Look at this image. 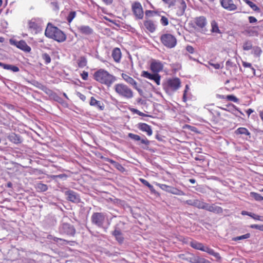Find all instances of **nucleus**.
Returning <instances> with one entry per match:
<instances>
[{
    "mask_svg": "<svg viewBox=\"0 0 263 263\" xmlns=\"http://www.w3.org/2000/svg\"><path fill=\"white\" fill-rule=\"evenodd\" d=\"M157 185L162 190L165 191L169 193V191L171 189V186L167 185L164 184H157Z\"/></svg>",
    "mask_w": 263,
    "mask_h": 263,
    "instance_id": "49",
    "label": "nucleus"
},
{
    "mask_svg": "<svg viewBox=\"0 0 263 263\" xmlns=\"http://www.w3.org/2000/svg\"><path fill=\"white\" fill-rule=\"evenodd\" d=\"M141 76L149 80L154 81L157 85H159L160 84L161 77L158 73L152 74L148 71H143L141 73Z\"/></svg>",
    "mask_w": 263,
    "mask_h": 263,
    "instance_id": "14",
    "label": "nucleus"
},
{
    "mask_svg": "<svg viewBox=\"0 0 263 263\" xmlns=\"http://www.w3.org/2000/svg\"><path fill=\"white\" fill-rule=\"evenodd\" d=\"M133 111L135 113L137 114V115L140 116H146V115L144 114L143 112H142L140 111L139 110L136 109H133Z\"/></svg>",
    "mask_w": 263,
    "mask_h": 263,
    "instance_id": "59",
    "label": "nucleus"
},
{
    "mask_svg": "<svg viewBox=\"0 0 263 263\" xmlns=\"http://www.w3.org/2000/svg\"><path fill=\"white\" fill-rule=\"evenodd\" d=\"M107 220V216L105 213L95 212L91 216V223L99 228H103Z\"/></svg>",
    "mask_w": 263,
    "mask_h": 263,
    "instance_id": "7",
    "label": "nucleus"
},
{
    "mask_svg": "<svg viewBox=\"0 0 263 263\" xmlns=\"http://www.w3.org/2000/svg\"><path fill=\"white\" fill-rule=\"evenodd\" d=\"M76 16V11H71L67 16L66 20L69 24L71 23Z\"/></svg>",
    "mask_w": 263,
    "mask_h": 263,
    "instance_id": "42",
    "label": "nucleus"
},
{
    "mask_svg": "<svg viewBox=\"0 0 263 263\" xmlns=\"http://www.w3.org/2000/svg\"><path fill=\"white\" fill-rule=\"evenodd\" d=\"M111 56L116 63H120L122 57V53L119 48H115L111 53Z\"/></svg>",
    "mask_w": 263,
    "mask_h": 263,
    "instance_id": "22",
    "label": "nucleus"
},
{
    "mask_svg": "<svg viewBox=\"0 0 263 263\" xmlns=\"http://www.w3.org/2000/svg\"><path fill=\"white\" fill-rule=\"evenodd\" d=\"M245 3H246L248 5H249L253 10L256 12H259L260 11L259 8L253 2L249 1V0H242Z\"/></svg>",
    "mask_w": 263,
    "mask_h": 263,
    "instance_id": "35",
    "label": "nucleus"
},
{
    "mask_svg": "<svg viewBox=\"0 0 263 263\" xmlns=\"http://www.w3.org/2000/svg\"><path fill=\"white\" fill-rule=\"evenodd\" d=\"M195 24L199 28H203L207 24L206 18L203 16L197 17L195 18Z\"/></svg>",
    "mask_w": 263,
    "mask_h": 263,
    "instance_id": "24",
    "label": "nucleus"
},
{
    "mask_svg": "<svg viewBox=\"0 0 263 263\" xmlns=\"http://www.w3.org/2000/svg\"><path fill=\"white\" fill-rule=\"evenodd\" d=\"M11 43L25 52H30L31 50V47L27 45L24 40L20 41H11Z\"/></svg>",
    "mask_w": 263,
    "mask_h": 263,
    "instance_id": "13",
    "label": "nucleus"
},
{
    "mask_svg": "<svg viewBox=\"0 0 263 263\" xmlns=\"http://www.w3.org/2000/svg\"><path fill=\"white\" fill-rule=\"evenodd\" d=\"M34 187L36 191L39 192H45L48 190V186L41 182L37 183L35 185Z\"/></svg>",
    "mask_w": 263,
    "mask_h": 263,
    "instance_id": "30",
    "label": "nucleus"
},
{
    "mask_svg": "<svg viewBox=\"0 0 263 263\" xmlns=\"http://www.w3.org/2000/svg\"><path fill=\"white\" fill-rule=\"evenodd\" d=\"M195 263H210V262L204 258H198Z\"/></svg>",
    "mask_w": 263,
    "mask_h": 263,
    "instance_id": "58",
    "label": "nucleus"
},
{
    "mask_svg": "<svg viewBox=\"0 0 263 263\" xmlns=\"http://www.w3.org/2000/svg\"><path fill=\"white\" fill-rule=\"evenodd\" d=\"M186 50L190 53H193L194 52V48L191 45H187L186 47Z\"/></svg>",
    "mask_w": 263,
    "mask_h": 263,
    "instance_id": "56",
    "label": "nucleus"
},
{
    "mask_svg": "<svg viewBox=\"0 0 263 263\" xmlns=\"http://www.w3.org/2000/svg\"><path fill=\"white\" fill-rule=\"evenodd\" d=\"M131 9L136 20H142L144 17V11L141 4L139 2L132 3Z\"/></svg>",
    "mask_w": 263,
    "mask_h": 263,
    "instance_id": "9",
    "label": "nucleus"
},
{
    "mask_svg": "<svg viewBox=\"0 0 263 263\" xmlns=\"http://www.w3.org/2000/svg\"><path fill=\"white\" fill-rule=\"evenodd\" d=\"M221 6L225 9L229 11H235L237 9L233 0H220Z\"/></svg>",
    "mask_w": 263,
    "mask_h": 263,
    "instance_id": "15",
    "label": "nucleus"
},
{
    "mask_svg": "<svg viewBox=\"0 0 263 263\" xmlns=\"http://www.w3.org/2000/svg\"><path fill=\"white\" fill-rule=\"evenodd\" d=\"M102 2L106 5H110L112 3L113 0H102Z\"/></svg>",
    "mask_w": 263,
    "mask_h": 263,
    "instance_id": "64",
    "label": "nucleus"
},
{
    "mask_svg": "<svg viewBox=\"0 0 263 263\" xmlns=\"http://www.w3.org/2000/svg\"><path fill=\"white\" fill-rule=\"evenodd\" d=\"M208 203L204 202L202 201L199 200L198 199H195V206L199 209H203L205 210L206 209Z\"/></svg>",
    "mask_w": 263,
    "mask_h": 263,
    "instance_id": "34",
    "label": "nucleus"
},
{
    "mask_svg": "<svg viewBox=\"0 0 263 263\" xmlns=\"http://www.w3.org/2000/svg\"><path fill=\"white\" fill-rule=\"evenodd\" d=\"M140 141H141V143L144 144L146 145H148L149 144V141L147 139H141V140H140Z\"/></svg>",
    "mask_w": 263,
    "mask_h": 263,
    "instance_id": "63",
    "label": "nucleus"
},
{
    "mask_svg": "<svg viewBox=\"0 0 263 263\" xmlns=\"http://www.w3.org/2000/svg\"><path fill=\"white\" fill-rule=\"evenodd\" d=\"M117 170L121 172H123L125 170L124 167L119 163L117 162L116 165L114 166Z\"/></svg>",
    "mask_w": 263,
    "mask_h": 263,
    "instance_id": "54",
    "label": "nucleus"
},
{
    "mask_svg": "<svg viewBox=\"0 0 263 263\" xmlns=\"http://www.w3.org/2000/svg\"><path fill=\"white\" fill-rule=\"evenodd\" d=\"M67 175L65 174H60V175H52L51 176V178L53 179H56V178H66L67 177Z\"/></svg>",
    "mask_w": 263,
    "mask_h": 263,
    "instance_id": "53",
    "label": "nucleus"
},
{
    "mask_svg": "<svg viewBox=\"0 0 263 263\" xmlns=\"http://www.w3.org/2000/svg\"><path fill=\"white\" fill-rule=\"evenodd\" d=\"M128 136L129 138H131L132 139L135 141H138L141 140V137L138 135H136L133 133H129L128 134Z\"/></svg>",
    "mask_w": 263,
    "mask_h": 263,
    "instance_id": "50",
    "label": "nucleus"
},
{
    "mask_svg": "<svg viewBox=\"0 0 263 263\" xmlns=\"http://www.w3.org/2000/svg\"><path fill=\"white\" fill-rule=\"evenodd\" d=\"M250 195L256 201H261L263 200V196L257 193L251 192Z\"/></svg>",
    "mask_w": 263,
    "mask_h": 263,
    "instance_id": "40",
    "label": "nucleus"
},
{
    "mask_svg": "<svg viewBox=\"0 0 263 263\" xmlns=\"http://www.w3.org/2000/svg\"><path fill=\"white\" fill-rule=\"evenodd\" d=\"M138 128L143 132L146 133L148 136L153 134V130L151 126L145 123H139L137 125Z\"/></svg>",
    "mask_w": 263,
    "mask_h": 263,
    "instance_id": "18",
    "label": "nucleus"
},
{
    "mask_svg": "<svg viewBox=\"0 0 263 263\" xmlns=\"http://www.w3.org/2000/svg\"><path fill=\"white\" fill-rule=\"evenodd\" d=\"M145 15L146 19L153 17L155 16H160V12L158 10H146L145 11Z\"/></svg>",
    "mask_w": 263,
    "mask_h": 263,
    "instance_id": "29",
    "label": "nucleus"
},
{
    "mask_svg": "<svg viewBox=\"0 0 263 263\" xmlns=\"http://www.w3.org/2000/svg\"><path fill=\"white\" fill-rule=\"evenodd\" d=\"M206 210L215 214H222L223 213L222 208L214 204H209L208 203Z\"/></svg>",
    "mask_w": 263,
    "mask_h": 263,
    "instance_id": "21",
    "label": "nucleus"
},
{
    "mask_svg": "<svg viewBox=\"0 0 263 263\" xmlns=\"http://www.w3.org/2000/svg\"><path fill=\"white\" fill-rule=\"evenodd\" d=\"M151 70L154 72H159L163 68V63L158 60H153L150 65Z\"/></svg>",
    "mask_w": 263,
    "mask_h": 263,
    "instance_id": "17",
    "label": "nucleus"
},
{
    "mask_svg": "<svg viewBox=\"0 0 263 263\" xmlns=\"http://www.w3.org/2000/svg\"><path fill=\"white\" fill-rule=\"evenodd\" d=\"M190 245L193 248L208 253L209 254L213 256L217 259H220L221 257L219 253L215 252L214 250L208 247H205L202 243L198 242L196 240H192Z\"/></svg>",
    "mask_w": 263,
    "mask_h": 263,
    "instance_id": "6",
    "label": "nucleus"
},
{
    "mask_svg": "<svg viewBox=\"0 0 263 263\" xmlns=\"http://www.w3.org/2000/svg\"><path fill=\"white\" fill-rule=\"evenodd\" d=\"M235 133L236 135H247V136H249L250 135V133L245 127L238 128L235 131Z\"/></svg>",
    "mask_w": 263,
    "mask_h": 263,
    "instance_id": "36",
    "label": "nucleus"
},
{
    "mask_svg": "<svg viewBox=\"0 0 263 263\" xmlns=\"http://www.w3.org/2000/svg\"><path fill=\"white\" fill-rule=\"evenodd\" d=\"M115 92L121 97L129 99L134 97L132 89L123 83H118L114 86Z\"/></svg>",
    "mask_w": 263,
    "mask_h": 263,
    "instance_id": "4",
    "label": "nucleus"
},
{
    "mask_svg": "<svg viewBox=\"0 0 263 263\" xmlns=\"http://www.w3.org/2000/svg\"><path fill=\"white\" fill-rule=\"evenodd\" d=\"M77 95L79 97V98L83 101H85L86 100V98L84 95L80 92H78Z\"/></svg>",
    "mask_w": 263,
    "mask_h": 263,
    "instance_id": "60",
    "label": "nucleus"
},
{
    "mask_svg": "<svg viewBox=\"0 0 263 263\" xmlns=\"http://www.w3.org/2000/svg\"><path fill=\"white\" fill-rule=\"evenodd\" d=\"M160 41L161 44L168 49L174 48L177 44L176 37L170 33L161 34L160 36Z\"/></svg>",
    "mask_w": 263,
    "mask_h": 263,
    "instance_id": "5",
    "label": "nucleus"
},
{
    "mask_svg": "<svg viewBox=\"0 0 263 263\" xmlns=\"http://www.w3.org/2000/svg\"><path fill=\"white\" fill-rule=\"evenodd\" d=\"M42 58L46 64H48L51 62V58L47 53H44L42 55Z\"/></svg>",
    "mask_w": 263,
    "mask_h": 263,
    "instance_id": "45",
    "label": "nucleus"
},
{
    "mask_svg": "<svg viewBox=\"0 0 263 263\" xmlns=\"http://www.w3.org/2000/svg\"><path fill=\"white\" fill-rule=\"evenodd\" d=\"M189 89V87L187 85L185 86V89L183 92L182 100L184 102H186L187 100V92Z\"/></svg>",
    "mask_w": 263,
    "mask_h": 263,
    "instance_id": "52",
    "label": "nucleus"
},
{
    "mask_svg": "<svg viewBox=\"0 0 263 263\" xmlns=\"http://www.w3.org/2000/svg\"><path fill=\"white\" fill-rule=\"evenodd\" d=\"M185 203L188 205L195 206V200H187L185 201Z\"/></svg>",
    "mask_w": 263,
    "mask_h": 263,
    "instance_id": "61",
    "label": "nucleus"
},
{
    "mask_svg": "<svg viewBox=\"0 0 263 263\" xmlns=\"http://www.w3.org/2000/svg\"><path fill=\"white\" fill-rule=\"evenodd\" d=\"M253 48V45L251 41H246L242 45V48L243 50L248 51L249 50L252 49Z\"/></svg>",
    "mask_w": 263,
    "mask_h": 263,
    "instance_id": "39",
    "label": "nucleus"
},
{
    "mask_svg": "<svg viewBox=\"0 0 263 263\" xmlns=\"http://www.w3.org/2000/svg\"><path fill=\"white\" fill-rule=\"evenodd\" d=\"M140 182L142 183L144 185L147 186L149 189L152 191L153 192L155 190L154 189V187L153 185H152L147 180H145L143 178H140L139 179Z\"/></svg>",
    "mask_w": 263,
    "mask_h": 263,
    "instance_id": "44",
    "label": "nucleus"
},
{
    "mask_svg": "<svg viewBox=\"0 0 263 263\" xmlns=\"http://www.w3.org/2000/svg\"><path fill=\"white\" fill-rule=\"evenodd\" d=\"M208 64L215 69H219L223 67V64L218 63H214L213 61L209 62Z\"/></svg>",
    "mask_w": 263,
    "mask_h": 263,
    "instance_id": "41",
    "label": "nucleus"
},
{
    "mask_svg": "<svg viewBox=\"0 0 263 263\" xmlns=\"http://www.w3.org/2000/svg\"><path fill=\"white\" fill-rule=\"evenodd\" d=\"M28 27L29 29L35 34L41 32L43 30L41 21L39 18H33L29 20L28 22Z\"/></svg>",
    "mask_w": 263,
    "mask_h": 263,
    "instance_id": "10",
    "label": "nucleus"
},
{
    "mask_svg": "<svg viewBox=\"0 0 263 263\" xmlns=\"http://www.w3.org/2000/svg\"><path fill=\"white\" fill-rule=\"evenodd\" d=\"M93 79L99 83L108 87H110L117 80V78L104 69H99L94 72Z\"/></svg>",
    "mask_w": 263,
    "mask_h": 263,
    "instance_id": "2",
    "label": "nucleus"
},
{
    "mask_svg": "<svg viewBox=\"0 0 263 263\" xmlns=\"http://www.w3.org/2000/svg\"><path fill=\"white\" fill-rule=\"evenodd\" d=\"M44 34L47 37L58 43H63L67 39L65 33L50 22L47 23Z\"/></svg>",
    "mask_w": 263,
    "mask_h": 263,
    "instance_id": "1",
    "label": "nucleus"
},
{
    "mask_svg": "<svg viewBox=\"0 0 263 263\" xmlns=\"http://www.w3.org/2000/svg\"><path fill=\"white\" fill-rule=\"evenodd\" d=\"M253 219L255 220H259L261 221H263V216H260L258 215H256L253 213H251L250 216Z\"/></svg>",
    "mask_w": 263,
    "mask_h": 263,
    "instance_id": "51",
    "label": "nucleus"
},
{
    "mask_svg": "<svg viewBox=\"0 0 263 263\" xmlns=\"http://www.w3.org/2000/svg\"><path fill=\"white\" fill-rule=\"evenodd\" d=\"M78 66L80 68L84 67L87 65V60L84 57H81L78 61Z\"/></svg>",
    "mask_w": 263,
    "mask_h": 263,
    "instance_id": "38",
    "label": "nucleus"
},
{
    "mask_svg": "<svg viewBox=\"0 0 263 263\" xmlns=\"http://www.w3.org/2000/svg\"><path fill=\"white\" fill-rule=\"evenodd\" d=\"M160 23L163 26H167L169 24L168 18L165 16H161L160 19Z\"/></svg>",
    "mask_w": 263,
    "mask_h": 263,
    "instance_id": "47",
    "label": "nucleus"
},
{
    "mask_svg": "<svg viewBox=\"0 0 263 263\" xmlns=\"http://www.w3.org/2000/svg\"><path fill=\"white\" fill-rule=\"evenodd\" d=\"M250 234L247 233L245 235L233 238L232 240L234 241H238L240 240L249 238H250Z\"/></svg>",
    "mask_w": 263,
    "mask_h": 263,
    "instance_id": "46",
    "label": "nucleus"
},
{
    "mask_svg": "<svg viewBox=\"0 0 263 263\" xmlns=\"http://www.w3.org/2000/svg\"><path fill=\"white\" fill-rule=\"evenodd\" d=\"M78 31L83 35H90L93 34V30L89 26L81 25L78 27Z\"/></svg>",
    "mask_w": 263,
    "mask_h": 263,
    "instance_id": "19",
    "label": "nucleus"
},
{
    "mask_svg": "<svg viewBox=\"0 0 263 263\" xmlns=\"http://www.w3.org/2000/svg\"><path fill=\"white\" fill-rule=\"evenodd\" d=\"M0 66L3 67L5 69L11 70L14 72H18L20 70L19 68L16 66L10 64H6L2 62H0Z\"/></svg>",
    "mask_w": 263,
    "mask_h": 263,
    "instance_id": "26",
    "label": "nucleus"
},
{
    "mask_svg": "<svg viewBox=\"0 0 263 263\" xmlns=\"http://www.w3.org/2000/svg\"><path fill=\"white\" fill-rule=\"evenodd\" d=\"M61 234L74 236L76 233V230L74 227L67 223H63L59 228Z\"/></svg>",
    "mask_w": 263,
    "mask_h": 263,
    "instance_id": "11",
    "label": "nucleus"
},
{
    "mask_svg": "<svg viewBox=\"0 0 263 263\" xmlns=\"http://www.w3.org/2000/svg\"><path fill=\"white\" fill-rule=\"evenodd\" d=\"M242 66L245 68H249L250 69V75L251 77L254 76L255 75V69L252 66V64L250 63L242 61Z\"/></svg>",
    "mask_w": 263,
    "mask_h": 263,
    "instance_id": "33",
    "label": "nucleus"
},
{
    "mask_svg": "<svg viewBox=\"0 0 263 263\" xmlns=\"http://www.w3.org/2000/svg\"><path fill=\"white\" fill-rule=\"evenodd\" d=\"M89 104L90 106H95L100 110H103L104 109V105L102 102L97 100L93 97L90 98Z\"/></svg>",
    "mask_w": 263,
    "mask_h": 263,
    "instance_id": "23",
    "label": "nucleus"
},
{
    "mask_svg": "<svg viewBox=\"0 0 263 263\" xmlns=\"http://www.w3.org/2000/svg\"><path fill=\"white\" fill-rule=\"evenodd\" d=\"M42 90L49 96H53L55 94L52 90L45 86H43Z\"/></svg>",
    "mask_w": 263,
    "mask_h": 263,
    "instance_id": "48",
    "label": "nucleus"
},
{
    "mask_svg": "<svg viewBox=\"0 0 263 263\" xmlns=\"http://www.w3.org/2000/svg\"><path fill=\"white\" fill-rule=\"evenodd\" d=\"M169 7H174L178 16H182L185 12L186 5L184 0H174L168 4Z\"/></svg>",
    "mask_w": 263,
    "mask_h": 263,
    "instance_id": "8",
    "label": "nucleus"
},
{
    "mask_svg": "<svg viewBox=\"0 0 263 263\" xmlns=\"http://www.w3.org/2000/svg\"><path fill=\"white\" fill-rule=\"evenodd\" d=\"M81 76L83 80H87L88 78V73L87 71H83V72L81 74Z\"/></svg>",
    "mask_w": 263,
    "mask_h": 263,
    "instance_id": "55",
    "label": "nucleus"
},
{
    "mask_svg": "<svg viewBox=\"0 0 263 263\" xmlns=\"http://www.w3.org/2000/svg\"><path fill=\"white\" fill-rule=\"evenodd\" d=\"M181 80L178 78H168L163 83V88L166 93L171 94L181 87Z\"/></svg>",
    "mask_w": 263,
    "mask_h": 263,
    "instance_id": "3",
    "label": "nucleus"
},
{
    "mask_svg": "<svg viewBox=\"0 0 263 263\" xmlns=\"http://www.w3.org/2000/svg\"><path fill=\"white\" fill-rule=\"evenodd\" d=\"M112 234L115 236L116 240L119 243L121 244L123 243L124 241V237L120 230L116 229L112 232Z\"/></svg>",
    "mask_w": 263,
    "mask_h": 263,
    "instance_id": "25",
    "label": "nucleus"
},
{
    "mask_svg": "<svg viewBox=\"0 0 263 263\" xmlns=\"http://www.w3.org/2000/svg\"><path fill=\"white\" fill-rule=\"evenodd\" d=\"M121 77L127 83L133 86L141 95L142 94V90L138 87V83L132 77L124 73L121 74Z\"/></svg>",
    "mask_w": 263,
    "mask_h": 263,
    "instance_id": "12",
    "label": "nucleus"
},
{
    "mask_svg": "<svg viewBox=\"0 0 263 263\" xmlns=\"http://www.w3.org/2000/svg\"><path fill=\"white\" fill-rule=\"evenodd\" d=\"M248 20L249 23L251 24L256 23L257 21V19L255 17L252 16H249Z\"/></svg>",
    "mask_w": 263,
    "mask_h": 263,
    "instance_id": "57",
    "label": "nucleus"
},
{
    "mask_svg": "<svg viewBox=\"0 0 263 263\" xmlns=\"http://www.w3.org/2000/svg\"><path fill=\"white\" fill-rule=\"evenodd\" d=\"M217 97L220 99H227L228 101H233L235 103H237L239 101V99L233 95H227V96L218 95Z\"/></svg>",
    "mask_w": 263,
    "mask_h": 263,
    "instance_id": "28",
    "label": "nucleus"
},
{
    "mask_svg": "<svg viewBox=\"0 0 263 263\" xmlns=\"http://www.w3.org/2000/svg\"><path fill=\"white\" fill-rule=\"evenodd\" d=\"M65 194L67 196L68 200L73 203L80 202L81 199L79 195L73 191L69 190L66 191Z\"/></svg>",
    "mask_w": 263,
    "mask_h": 263,
    "instance_id": "16",
    "label": "nucleus"
},
{
    "mask_svg": "<svg viewBox=\"0 0 263 263\" xmlns=\"http://www.w3.org/2000/svg\"><path fill=\"white\" fill-rule=\"evenodd\" d=\"M212 31L213 32L218 33L219 32L218 24L215 21H213L211 22Z\"/></svg>",
    "mask_w": 263,
    "mask_h": 263,
    "instance_id": "43",
    "label": "nucleus"
},
{
    "mask_svg": "<svg viewBox=\"0 0 263 263\" xmlns=\"http://www.w3.org/2000/svg\"><path fill=\"white\" fill-rule=\"evenodd\" d=\"M262 53V50L260 47L258 46H254L252 48L251 54L255 58H259Z\"/></svg>",
    "mask_w": 263,
    "mask_h": 263,
    "instance_id": "32",
    "label": "nucleus"
},
{
    "mask_svg": "<svg viewBox=\"0 0 263 263\" xmlns=\"http://www.w3.org/2000/svg\"><path fill=\"white\" fill-rule=\"evenodd\" d=\"M8 138L10 141L15 144L21 143L22 142L20 136L15 133H12L9 135Z\"/></svg>",
    "mask_w": 263,
    "mask_h": 263,
    "instance_id": "27",
    "label": "nucleus"
},
{
    "mask_svg": "<svg viewBox=\"0 0 263 263\" xmlns=\"http://www.w3.org/2000/svg\"><path fill=\"white\" fill-rule=\"evenodd\" d=\"M169 193L179 196H182L185 195V193L182 191L180 190L173 186L171 187V189L169 191Z\"/></svg>",
    "mask_w": 263,
    "mask_h": 263,
    "instance_id": "37",
    "label": "nucleus"
},
{
    "mask_svg": "<svg viewBox=\"0 0 263 263\" xmlns=\"http://www.w3.org/2000/svg\"><path fill=\"white\" fill-rule=\"evenodd\" d=\"M143 25L145 28L150 32L153 33L155 31L156 26L153 21L146 19L143 22Z\"/></svg>",
    "mask_w": 263,
    "mask_h": 263,
    "instance_id": "20",
    "label": "nucleus"
},
{
    "mask_svg": "<svg viewBox=\"0 0 263 263\" xmlns=\"http://www.w3.org/2000/svg\"><path fill=\"white\" fill-rule=\"evenodd\" d=\"M250 227L252 229H255L260 231V225L253 224L250 226Z\"/></svg>",
    "mask_w": 263,
    "mask_h": 263,
    "instance_id": "62",
    "label": "nucleus"
},
{
    "mask_svg": "<svg viewBox=\"0 0 263 263\" xmlns=\"http://www.w3.org/2000/svg\"><path fill=\"white\" fill-rule=\"evenodd\" d=\"M47 238L48 239L52 240L53 241H54L55 242H58L59 241H62V243H61V245L69 244L70 242V241H69L66 240L64 239L54 237L51 235H48Z\"/></svg>",
    "mask_w": 263,
    "mask_h": 263,
    "instance_id": "31",
    "label": "nucleus"
}]
</instances>
